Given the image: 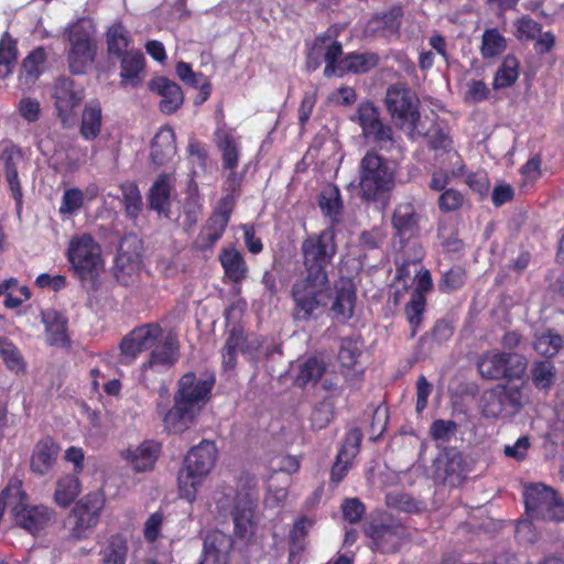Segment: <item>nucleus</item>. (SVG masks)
Masks as SVG:
<instances>
[{
	"label": "nucleus",
	"mask_w": 564,
	"mask_h": 564,
	"mask_svg": "<svg viewBox=\"0 0 564 564\" xmlns=\"http://www.w3.org/2000/svg\"><path fill=\"white\" fill-rule=\"evenodd\" d=\"M219 516H230L234 523V535L237 540L250 543L258 529V499L249 489H235L230 486L218 488L214 496Z\"/></svg>",
	"instance_id": "f257e3e1"
},
{
	"label": "nucleus",
	"mask_w": 564,
	"mask_h": 564,
	"mask_svg": "<svg viewBox=\"0 0 564 564\" xmlns=\"http://www.w3.org/2000/svg\"><path fill=\"white\" fill-rule=\"evenodd\" d=\"M67 260L74 275L82 285L89 291H97L100 286V274L105 268L101 248L89 234L77 235L69 241Z\"/></svg>",
	"instance_id": "f03ea898"
},
{
	"label": "nucleus",
	"mask_w": 564,
	"mask_h": 564,
	"mask_svg": "<svg viewBox=\"0 0 564 564\" xmlns=\"http://www.w3.org/2000/svg\"><path fill=\"white\" fill-rule=\"evenodd\" d=\"M217 459V448L214 442L203 440L186 454L177 474L178 495L182 499L194 502L198 489L209 475Z\"/></svg>",
	"instance_id": "7ed1b4c3"
},
{
	"label": "nucleus",
	"mask_w": 564,
	"mask_h": 564,
	"mask_svg": "<svg viewBox=\"0 0 564 564\" xmlns=\"http://www.w3.org/2000/svg\"><path fill=\"white\" fill-rule=\"evenodd\" d=\"M359 189L364 200L378 202L388 196L395 186V169L376 150H369L360 160Z\"/></svg>",
	"instance_id": "20e7f679"
},
{
	"label": "nucleus",
	"mask_w": 564,
	"mask_h": 564,
	"mask_svg": "<svg viewBox=\"0 0 564 564\" xmlns=\"http://www.w3.org/2000/svg\"><path fill=\"white\" fill-rule=\"evenodd\" d=\"M330 295L328 275L304 273L296 279L291 289L294 302L293 318L308 321L316 317V312L327 305Z\"/></svg>",
	"instance_id": "39448f33"
},
{
	"label": "nucleus",
	"mask_w": 564,
	"mask_h": 564,
	"mask_svg": "<svg viewBox=\"0 0 564 564\" xmlns=\"http://www.w3.org/2000/svg\"><path fill=\"white\" fill-rule=\"evenodd\" d=\"M95 34V24L87 18H79L67 26L66 39L69 43L67 63L72 74H84L95 62L97 54Z\"/></svg>",
	"instance_id": "423d86ee"
},
{
	"label": "nucleus",
	"mask_w": 564,
	"mask_h": 564,
	"mask_svg": "<svg viewBox=\"0 0 564 564\" xmlns=\"http://www.w3.org/2000/svg\"><path fill=\"white\" fill-rule=\"evenodd\" d=\"M384 105L392 121L402 130L414 133L421 122V100L416 93L403 83L388 87Z\"/></svg>",
	"instance_id": "0eeeda50"
},
{
	"label": "nucleus",
	"mask_w": 564,
	"mask_h": 564,
	"mask_svg": "<svg viewBox=\"0 0 564 564\" xmlns=\"http://www.w3.org/2000/svg\"><path fill=\"white\" fill-rule=\"evenodd\" d=\"M143 245L134 234L124 235L118 246L112 274L118 284L124 288L138 286L144 271Z\"/></svg>",
	"instance_id": "6e6552de"
},
{
	"label": "nucleus",
	"mask_w": 564,
	"mask_h": 564,
	"mask_svg": "<svg viewBox=\"0 0 564 564\" xmlns=\"http://www.w3.org/2000/svg\"><path fill=\"white\" fill-rule=\"evenodd\" d=\"M525 513L536 520L563 522L564 500L558 492L543 482H530L523 488Z\"/></svg>",
	"instance_id": "1a4fd4ad"
},
{
	"label": "nucleus",
	"mask_w": 564,
	"mask_h": 564,
	"mask_svg": "<svg viewBox=\"0 0 564 564\" xmlns=\"http://www.w3.org/2000/svg\"><path fill=\"white\" fill-rule=\"evenodd\" d=\"M336 229L326 227L317 234L307 235L301 243L305 273L328 275L327 267L337 252Z\"/></svg>",
	"instance_id": "9d476101"
},
{
	"label": "nucleus",
	"mask_w": 564,
	"mask_h": 564,
	"mask_svg": "<svg viewBox=\"0 0 564 564\" xmlns=\"http://www.w3.org/2000/svg\"><path fill=\"white\" fill-rule=\"evenodd\" d=\"M361 129V135L387 152L395 144L392 127L381 118L380 109L371 100L361 101L351 118Z\"/></svg>",
	"instance_id": "9b49d317"
},
{
	"label": "nucleus",
	"mask_w": 564,
	"mask_h": 564,
	"mask_svg": "<svg viewBox=\"0 0 564 564\" xmlns=\"http://www.w3.org/2000/svg\"><path fill=\"white\" fill-rule=\"evenodd\" d=\"M477 369L484 379H521L527 370V360L522 355L491 349L479 357Z\"/></svg>",
	"instance_id": "f8f14e48"
},
{
	"label": "nucleus",
	"mask_w": 564,
	"mask_h": 564,
	"mask_svg": "<svg viewBox=\"0 0 564 564\" xmlns=\"http://www.w3.org/2000/svg\"><path fill=\"white\" fill-rule=\"evenodd\" d=\"M235 199L231 195L220 198L217 207L200 228L197 237L193 241L192 249L199 252L212 251L215 245L224 236L230 221L234 210Z\"/></svg>",
	"instance_id": "ddd939ff"
},
{
	"label": "nucleus",
	"mask_w": 564,
	"mask_h": 564,
	"mask_svg": "<svg viewBox=\"0 0 564 564\" xmlns=\"http://www.w3.org/2000/svg\"><path fill=\"white\" fill-rule=\"evenodd\" d=\"M365 534L370 540L368 546L371 551L382 554L399 552L409 538L408 529L394 519L370 522L365 528Z\"/></svg>",
	"instance_id": "4468645a"
},
{
	"label": "nucleus",
	"mask_w": 564,
	"mask_h": 564,
	"mask_svg": "<svg viewBox=\"0 0 564 564\" xmlns=\"http://www.w3.org/2000/svg\"><path fill=\"white\" fill-rule=\"evenodd\" d=\"M216 377L213 372L187 371L176 382L174 397L204 410L213 397Z\"/></svg>",
	"instance_id": "2eb2a0df"
},
{
	"label": "nucleus",
	"mask_w": 564,
	"mask_h": 564,
	"mask_svg": "<svg viewBox=\"0 0 564 564\" xmlns=\"http://www.w3.org/2000/svg\"><path fill=\"white\" fill-rule=\"evenodd\" d=\"M180 340L175 333L169 332L155 347L151 350L149 358L141 366V381L148 384L150 372H165L171 370L178 361Z\"/></svg>",
	"instance_id": "dca6fc26"
},
{
	"label": "nucleus",
	"mask_w": 564,
	"mask_h": 564,
	"mask_svg": "<svg viewBox=\"0 0 564 564\" xmlns=\"http://www.w3.org/2000/svg\"><path fill=\"white\" fill-rule=\"evenodd\" d=\"M15 524L33 536H39L55 523L56 512L45 505H30L23 501L12 508Z\"/></svg>",
	"instance_id": "f3484780"
},
{
	"label": "nucleus",
	"mask_w": 564,
	"mask_h": 564,
	"mask_svg": "<svg viewBox=\"0 0 564 564\" xmlns=\"http://www.w3.org/2000/svg\"><path fill=\"white\" fill-rule=\"evenodd\" d=\"M84 98L83 90L75 89V82L65 76L56 79L54 85V107L57 118L64 128H70L76 122V108Z\"/></svg>",
	"instance_id": "a211bd4d"
},
{
	"label": "nucleus",
	"mask_w": 564,
	"mask_h": 564,
	"mask_svg": "<svg viewBox=\"0 0 564 564\" xmlns=\"http://www.w3.org/2000/svg\"><path fill=\"white\" fill-rule=\"evenodd\" d=\"M104 507L105 499L99 492H89L82 498L72 510L75 518L72 528L73 538L77 540L87 538L89 532L98 524Z\"/></svg>",
	"instance_id": "6ab92c4d"
},
{
	"label": "nucleus",
	"mask_w": 564,
	"mask_h": 564,
	"mask_svg": "<svg viewBox=\"0 0 564 564\" xmlns=\"http://www.w3.org/2000/svg\"><path fill=\"white\" fill-rule=\"evenodd\" d=\"M164 336L163 327L155 322L134 327L119 345L121 356L127 361L134 360L142 351L153 349Z\"/></svg>",
	"instance_id": "aec40b11"
},
{
	"label": "nucleus",
	"mask_w": 564,
	"mask_h": 564,
	"mask_svg": "<svg viewBox=\"0 0 564 564\" xmlns=\"http://www.w3.org/2000/svg\"><path fill=\"white\" fill-rule=\"evenodd\" d=\"M420 220L421 215L416 212L412 200L397 204L391 216V225L394 230V245L399 243L400 250H402L411 239L420 236Z\"/></svg>",
	"instance_id": "412c9836"
},
{
	"label": "nucleus",
	"mask_w": 564,
	"mask_h": 564,
	"mask_svg": "<svg viewBox=\"0 0 564 564\" xmlns=\"http://www.w3.org/2000/svg\"><path fill=\"white\" fill-rule=\"evenodd\" d=\"M203 410L173 395V405L163 414L164 430L170 434H183L196 426Z\"/></svg>",
	"instance_id": "4be33fe9"
},
{
	"label": "nucleus",
	"mask_w": 564,
	"mask_h": 564,
	"mask_svg": "<svg viewBox=\"0 0 564 564\" xmlns=\"http://www.w3.org/2000/svg\"><path fill=\"white\" fill-rule=\"evenodd\" d=\"M362 432L354 427L346 433L344 442L338 451L336 459L330 468V482L337 486L344 480L352 467V460L360 452Z\"/></svg>",
	"instance_id": "5701e85b"
},
{
	"label": "nucleus",
	"mask_w": 564,
	"mask_h": 564,
	"mask_svg": "<svg viewBox=\"0 0 564 564\" xmlns=\"http://www.w3.org/2000/svg\"><path fill=\"white\" fill-rule=\"evenodd\" d=\"M214 141L221 153L223 169L230 171V174L227 177V183H237V173L235 170L237 169L240 159V144L238 138L234 135V130L231 128H228L226 124H221L214 131Z\"/></svg>",
	"instance_id": "b1692460"
},
{
	"label": "nucleus",
	"mask_w": 564,
	"mask_h": 564,
	"mask_svg": "<svg viewBox=\"0 0 564 564\" xmlns=\"http://www.w3.org/2000/svg\"><path fill=\"white\" fill-rule=\"evenodd\" d=\"M22 160L23 153L21 148L11 141L6 143L0 153V162L3 165L6 181L15 202L18 213L21 212L23 203V191L18 171V165Z\"/></svg>",
	"instance_id": "393cba45"
},
{
	"label": "nucleus",
	"mask_w": 564,
	"mask_h": 564,
	"mask_svg": "<svg viewBox=\"0 0 564 564\" xmlns=\"http://www.w3.org/2000/svg\"><path fill=\"white\" fill-rule=\"evenodd\" d=\"M59 452L61 446L52 436L39 440L30 459L31 471L39 476L48 474L55 466Z\"/></svg>",
	"instance_id": "a878e982"
},
{
	"label": "nucleus",
	"mask_w": 564,
	"mask_h": 564,
	"mask_svg": "<svg viewBox=\"0 0 564 564\" xmlns=\"http://www.w3.org/2000/svg\"><path fill=\"white\" fill-rule=\"evenodd\" d=\"M149 89L162 97L159 108L164 115L176 112L184 102V94L181 86L167 77H154L149 83Z\"/></svg>",
	"instance_id": "bb28decb"
},
{
	"label": "nucleus",
	"mask_w": 564,
	"mask_h": 564,
	"mask_svg": "<svg viewBox=\"0 0 564 564\" xmlns=\"http://www.w3.org/2000/svg\"><path fill=\"white\" fill-rule=\"evenodd\" d=\"M115 59L120 63V86H140L147 64L145 56L141 50L132 47L129 52L116 57Z\"/></svg>",
	"instance_id": "cd10ccee"
},
{
	"label": "nucleus",
	"mask_w": 564,
	"mask_h": 564,
	"mask_svg": "<svg viewBox=\"0 0 564 564\" xmlns=\"http://www.w3.org/2000/svg\"><path fill=\"white\" fill-rule=\"evenodd\" d=\"M161 451V443L145 440L137 447L122 452L121 456L135 471L143 473L154 468Z\"/></svg>",
	"instance_id": "c85d7f7f"
},
{
	"label": "nucleus",
	"mask_w": 564,
	"mask_h": 564,
	"mask_svg": "<svg viewBox=\"0 0 564 564\" xmlns=\"http://www.w3.org/2000/svg\"><path fill=\"white\" fill-rule=\"evenodd\" d=\"M454 334V327L446 319H437L431 332L423 334L416 344L414 356L417 360L425 359L432 352L434 345L441 346L448 341Z\"/></svg>",
	"instance_id": "c756f323"
},
{
	"label": "nucleus",
	"mask_w": 564,
	"mask_h": 564,
	"mask_svg": "<svg viewBox=\"0 0 564 564\" xmlns=\"http://www.w3.org/2000/svg\"><path fill=\"white\" fill-rule=\"evenodd\" d=\"M42 323L45 326L46 341L50 346L68 347L70 338L67 333L68 319L56 310L42 312Z\"/></svg>",
	"instance_id": "7c9ffc66"
},
{
	"label": "nucleus",
	"mask_w": 564,
	"mask_h": 564,
	"mask_svg": "<svg viewBox=\"0 0 564 564\" xmlns=\"http://www.w3.org/2000/svg\"><path fill=\"white\" fill-rule=\"evenodd\" d=\"M176 151L174 130L170 126L161 127L151 142L150 158L152 163L163 166L174 158Z\"/></svg>",
	"instance_id": "2f4dec72"
},
{
	"label": "nucleus",
	"mask_w": 564,
	"mask_h": 564,
	"mask_svg": "<svg viewBox=\"0 0 564 564\" xmlns=\"http://www.w3.org/2000/svg\"><path fill=\"white\" fill-rule=\"evenodd\" d=\"M132 36L121 20L113 21L105 32L106 51L108 57L113 59L131 48Z\"/></svg>",
	"instance_id": "473e14b6"
},
{
	"label": "nucleus",
	"mask_w": 564,
	"mask_h": 564,
	"mask_svg": "<svg viewBox=\"0 0 564 564\" xmlns=\"http://www.w3.org/2000/svg\"><path fill=\"white\" fill-rule=\"evenodd\" d=\"M218 258L229 281L240 283L246 279L248 267L240 251L234 247L224 248Z\"/></svg>",
	"instance_id": "72a5a7b5"
},
{
	"label": "nucleus",
	"mask_w": 564,
	"mask_h": 564,
	"mask_svg": "<svg viewBox=\"0 0 564 564\" xmlns=\"http://www.w3.org/2000/svg\"><path fill=\"white\" fill-rule=\"evenodd\" d=\"M379 55L373 52H350L341 58L339 77L345 74H366L378 66Z\"/></svg>",
	"instance_id": "f704fd0d"
},
{
	"label": "nucleus",
	"mask_w": 564,
	"mask_h": 564,
	"mask_svg": "<svg viewBox=\"0 0 564 564\" xmlns=\"http://www.w3.org/2000/svg\"><path fill=\"white\" fill-rule=\"evenodd\" d=\"M102 112L98 100H90L84 107L79 127L80 135L87 141H94L101 131Z\"/></svg>",
	"instance_id": "c9c22d12"
},
{
	"label": "nucleus",
	"mask_w": 564,
	"mask_h": 564,
	"mask_svg": "<svg viewBox=\"0 0 564 564\" xmlns=\"http://www.w3.org/2000/svg\"><path fill=\"white\" fill-rule=\"evenodd\" d=\"M556 376V367L550 360H535L530 368V379L533 387L544 394H549L552 390Z\"/></svg>",
	"instance_id": "e433bc0d"
},
{
	"label": "nucleus",
	"mask_w": 564,
	"mask_h": 564,
	"mask_svg": "<svg viewBox=\"0 0 564 564\" xmlns=\"http://www.w3.org/2000/svg\"><path fill=\"white\" fill-rule=\"evenodd\" d=\"M445 481L451 486H459L466 479V462L456 448H445L443 453Z\"/></svg>",
	"instance_id": "4c0bfd02"
},
{
	"label": "nucleus",
	"mask_w": 564,
	"mask_h": 564,
	"mask_svg": "<svg viewBox=\"0 0 564 564\" xmlns=\"http://www.w3.org/2000/svg\"><path fill=\"white\" fill-rule=\"evenodd\" d=\"M319 208L325 217L329 219L327 227L336 228L341 220L344 204L340 197V192L337 186H332L322 192L318 199Z\"/></svg>",
	"instance_id": "58836bf2"
},
{
	"label": "nucleus",
	"mask_w": 564,
	"mask_h": 564,
	"mask_svg": "<svg viewBox=\"0 0 564 564\" xmlns=\"http://www.w3.org/2000/svg\"><path fill=\"white\" fill-rule=\"evenodd\" d=\"M356 301L357 294L352 285H344L337 289L330 306L334 317L340 323L348 322L354 316Z\"/></svg>",
	"instance_id": "ea45409f"
},
{
	"label": "nucleus",
	"mask_w": 564,
	"mask_h": 564,
	"mask_svg": "<svg viewBox=\"0 0 564 564\" xmlns=\"http://www.w3.org/2000/svg\"><path fill=\"white\" fill-rule=\"evenodd\" d=\"M82 491V482L76 474L59 477L55 485L54 501L62 508L69 507Z\"/></svg>",
	"instance_id": "a19ab883"
},
{
	"label": "nucleus",
	"mask_w": 564,
	"mask_h": 564,
	"mask_svg": "<svg viewBox=\"0 0 564 564\" xmlns=\"http://www.w3.org/2000/svg\"><path fill=\"white\" fill-rule=\"evenodd\" d=\"M172 177L167 173H161L152 184L148 202L151 209L162 213L170 208V197L172 191Z\"/></svg>",
	"instance_id": "79ce46f5"
},
{
	"label": "nucleus",
	"mask_w": 564,
	"mask_h": 564,
	"mask_svg": "<svg viewBox=\"0 0 564 564\" xmlns=\"http://www.w3.org/2000/svg\"><path fill=\"white\" fill-rule=\"evenodd\" d=\"M0 358L6 368L17 375L26 373V362L18 346L7 337L0 338Z\"/></svg>",
	"instance_id": "37998d69"
},
{
	"label": "nucleus",
	"mask_w": 564,
	"mask_h": 564,
	"mask_svg": "<svg viewBox=\"0 0 564 564\" xmlns=\"http://www.w3.org/2000/svg\"><path fill=\"white\" fill-rule=\"evenodd\" d=\"M99 554L101 564H126L128 555L126 536L120 533L112 534Z\"/></svg>",
	"instance_id": "c03bdc74"
},
{
	"label": "nucleus",
	"mask_w": 564,
	"mask_h": 564,
	"mask_svg": "<svg viewBox=\"0 0 564 564\" xmlns=\"http://www.w3.org/2000/svg\"><path fill=\"white\" fill-rule=\"evenodd\" d=\"M519 67L520 62L514 55L505 56L494 76V89H502L512 86L519 78Z\"/></svg>",
	"instance_id": "a18cd8bd"
},
{
	"label": "nucleus",
	"mask_w": 564,
	"mask_h": 564,
	"mask_svg": "<svg viewBox=\"0 0 564 564\" xmlns=\"http://www.w3.org/2000/svg\"><path fill=\"white\" fill-rule=\"evenodd\" d=\"M17 58V40L9 32H4L0 39V78L4 79L12 73Z\"/></svg>",
	"instance_id": "49530a36"
},
{
	"label": "nucleus",
	"mask_w": 564,
	"mask_h": 564,
	"mask_svg": "<svg viewBox=\"0 0 564 564\" xmlns=\"http://www.w3.org/2000/svg\"><path fill=\"white\" fill-rule=\"evenodd\" d=\"M507 47L506 37L498 29H487L482 33L480 54L482 58L488 59L503 53Z\"/></svg>",
	"instance_id": "de8ad7c7"
},
{
	"label": "nucleus",
	"mask_w": 564,
	"mask_h": 564,
	"mask_svg": "<svg viewBox=\"0 0 564 564\" xmlns=\"http://www.w3.org/2000/svg\"><path fill=\"white\" fill-rule=\"evenodd\" d=\"M427 301L426 297H413L404 306V314L410 325V338L413 339L420 330L423 317L426 312Z\"/></svg>",
	"instance_id": "09e8293b"
},
{
	"label": "nucleus",
	"mask_w": 564,
	"mask_h": 564,
	"mask_svg": "<svg viewBox=\"0 0 564 564\" xmlns=\"http://www.w3.org/2000/svg\"><path fill=\"white\" fill-rule=\"evenodd\" d=\"M533 346L540 355L552 358L563 348L564 338L554 330L549 329L535 338Z\"/></svg>",
	"instance_id": "8fccbe9b"
},
{
	"label": "nucleus",
	"mask_w": 564,
	"mask_h": 564,
	"mask_svg": "<svg viewBox=\"0 0 564 564\" xmlns=\"http://www.w3.org/2000/svg\"><path fill=\"white\" fill-rule=\"evenodd\" d=\"M499 387L486 390L480 399L481 413L486 417H498L505 411V403Z\"/></svg>",
	"instance_id": "3c124183"
},
{
	"label": "nucleus",
	"mask_w": 564,
	"mask_h": 564,
	"mask_svg": "<svg viewBox=\"0 0 564 564\" xmlns=\"http://www.w3.org/2000/svg\"><path fill=\"white\" fill-rule=\"evenodd\" d=\"M46 58L47 54L43 46L32 50L22 61V69L25 76L32 80L37 79L42 75Z\"/></svg>",
	"instance_id": "603ef678"
},
{
	"label": "nucleus",
	"mask_w": 564,
	"mask_h": 564,
	"mask_svg": "<svg viewBox=\"0 0 564 564\" xmlns=\"http://www.w3.org/2000/svg\"><path fill=\"white\" fill-rule=\"evenodd\" d=\"M325 372V367L316 358H308L300 368L295 378L299 387H305L308 383H317Z\"/></svg>",
	"instance_id": "864d4df0"
},
{
	"label": "nucleus",
	"mask_w": 564,
	"mask_h": 564,
	"mask_svg": "<svg viewBox=\"0 0 564 564\" xmlns=\"http://www.w3.org/2000/svg\"><path fill=\"white\" fill-rule=\"evenodd\" d=\"M429 148L437 153L453 151V139L447 127L432 128L427 134Z\"/></svg>",
	"instance_id": "5fc2aeb1"
},
{
	"label": "nucleus",
	"mask_w": 564,
	"mask_h": 564,
	"mask_svg": "<svg viewBox=\"0 0 564 564\" xmlns=\"http://www.w3.org/2000/svg\"><path fill=\"white\" fill-rule=\"evenodd\" d=\"M341 55H343V45L338 41H333L332 44L326 48L324 61V76L329 78L333 76H339V72L341 69Z\"/></svg>",
	"instance_id": "6e6d98bb"
},
{
	"label": "nucleus",
	"mask_w": 564,
	"mask_h": 564,
	"mask_svg": "<svg viewBox=\"0 0 564 564\" xmlns=\"http://www.w3.org/2000/svg\"><path fill=\"white\" fill-rule=\"evenodd\" d=\"M466 271L459 265H454L443 273L438 288L443 293H449L464 286L466 282Z\"/></svg>",
	"instance_id": "4d7b16f0"
},
{
	"label": "nucleus",
	"mask_w": 564,
	"mask_h": 564,
	"mask_svg": "<svg viewBox=\"0 0 564 564\" xmlns=\"http://www.w3.org/2000/svg\"><path fill=\"white\" fill-rule=\"evenodd\" d=\"M360 355L361 350L358 340L350 337H346L340 340L338 360L343 367L348 369L354 368Z\"/></svg>",
	"instance_id": "13d9d810"
},
{
	"label": "nucleus",
	"mask_w": 564,
	"mask_h": 564,
	"mask_svg": "<svg viewBox=\"0 0 564 564\" xmlns=\"http://www.w3.org/2000/svg\"><path fill=\"white\" fill-rule=\"evenodd\" d=\"M84 205V193L77 187L68 188L62 196L58 212L62 216H72L79 212Z\"/></svg>",
	"instance_id": "bf43d9fd"
},
{
	"label": "nucleus",
	"mask_w": 564,
	"mask_h": 564,
	"mask_svg": "<svg viewBox=\"0 0 564 564\" xmlns=\"http://www.w3.org/2000/svg\"><path fill=\"white\" fill-rule=\"evenodd\" d=\"M457 432V423L453 420H434L430 426V436L433 441L447 443Z\"/></svg>",
	"instance_id": "052dcab7"
},
{
	"label": "nucleus",
	"mask_w": 564,
	"mask_h": 564,
	"mask_svg": "<svg viewBox=\"0 0 564 564\" xmlns=\"http://www.w3.org/2000/svg\"><path fill=\"white\" fill-rule=\"evenodd\" d=\"M387 505L390 508L406 512L415 513L420 511V503L406 492H395L387 496Z\"/></svg>",
	"instance_id": "680f3d73"
},
{
	"label": "nucleus",
	"mask_w": 564,
	"mask_h": 564,
	"mask_svg": "<svg viewBox=\"0 0 564 564\" xmlns=\"http://www.w3.org/2000/svg\"><path fill=\"white\" fill-rule=\"evenodd\" d=\"M344 520L355 524L358 523L365 512L366 506L359 498H345L340 506Z\"/></svg>",
	"instance_id": "e2e57ef3"
},
{
	"label": "nucleus",
	"mask_w": 564,
	"mask_h": 564,
	"mask_svg": "<svg viewBox=\"0 0 564 564\" xmlns=\"http://www.w3.org/2000/svg\"><path fill=\"white\" fill-rule=\"evenodd\" d=\"M464 202L465 197L459 191L447 188L440 195L437 204L442 213H451L460 209Z\"/></svg>",
	"instance_id": "0e129e2a"
},
{
	"label": "nucleus",
	"mask_w": 564,
	"mask_h": 564,
	"mask_svg": "<svg viewBox=\"0 0 564 564\" xmlns=\"http://www.w3.org/2000/svg\"><path fill=\"white\" fill-rule=\"evenodd\" d=\"M516 36L520 41L534 40L542 32V25L530 17H522L516 23Z\"/></svg>",
	"instance_id": "69168bd1"
},
{
	"label": "nucleus",
	"mask_w": 564,
	"mask_h": 564,
	"mask_svg": "<svg viewBox=\"0 0 564 564\" xmlns=\"http://www.w3.org/2000/svg\"><path fill=\"white\" fill-rule=\"evenodd\" d=\"M163 521L164 514L162 511H155L152 514H150L143 528V536L147 542L153 543L159 539Z\"/></svg>",
	"instance_id": "338daca9"
},
{
	"label": "nucleus",
	"mask_w": 564,
	"mask_h": 564,
	"mask_svg": "<svg viewBox=\"0 0 564 564\" xmlns=\"http://www.w3.org/2000/svg\"><path fill=\"white\" fill-rule=\"evenodd\" d=\"M317 101V89L304 91L302 101L297 109L299 124L304 128L308 122Z\"/></svg>",
	"instance_id": "774afa93"
}]
</instances>
